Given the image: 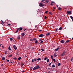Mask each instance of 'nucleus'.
I'll use <instances>...</instances> for the list:
<instances>
[{"instance_id": "bb28decb", "label": "nucleus", "mask_w": 73, "mask_h": 73, "mask_svg": "<svg viewBox=\"0 0 73 73\" xmlns=\"http://www.w3.org/2000/svg\"><path fill=\"white\" fill-rule=\"evenodd\" d=\"M30 69L31 70H32V69H33V68L32 67H31L30 68Z\"/></svg>"}, {"instance_id": "423d86ee", "label": "nucleus", "mask_w": 73, "mask_h": 73, "mask_svg": "<svg viewBox=\"0 0 73 73\" xmlns=\"http://www.w3.org/2000/svg\"><path fill=\"white\" fill-rule=\"evenodd\" d=\"M65 51L63 52V53L61 54V56H64V55H65Z\"/></svg>"}, {"instance_id": "c756f323", "label": "nucleus", "mask_w": 73, "mask_h": 73, "mask_svg": "<svg viewBox=\"0 0 73 73\" xmlns=\"http://www.w3.org/2000/svg\"><path fill=\"white\" fill-rule=\"evenodd\" d=\"M69 42V40H67L66 41V42Z\"/></svg>"}, {"instance_id": "412c9836", "label": "nucleus", "mask_w": 73, "mask_h": 73, "mask_svg": "<svg viewBox=\"0 0 73 73\" xmlns=\"http://www.w3.org/2000/svg\"><path fill=\"white\" fill-rule=\"evenodd\" d=\"M8 52L7 51H5V54H7Z\"/></svg>"}, {"instance_id": "4c0bfd02", "label": "nucleus", "mask_w": 73, "mask_h": 73, "mask_svg": "<svg viewBox=\"0 0 73 73\" xmlns=\"http://www.w3.org/2000/svg\"><path fill=\"white\" fill-rule=\"evenodd\" d=\"M34 60L35 61H36V60H37V59H34Z\"/></svg>"}, {"instance_id": "69168bd1", "label": "nucleus", "mask_w": 73, "mask_h": 73, "mask_svg": "<svg viewBox=\"0 0 73 73\" xmlns=\"http://www.w3.org/2000/svg\"><path fill=\"white\" fill-rule=\"evenodd\" d=\"M25 30H26V29H25L24 30V31H25Z\"/></svg>"}, {"instance_id": "052dcab7", "label": "nucleus", "mask_w": 73, "mask_h": 73, "mask_svg": "<svg viewBox=\"0 0 73 73\" xmlns=\"http://www.w3.org/2000/svg\"><path fill=\"white\" fill-rule=\"evenodd\" d=\"M35 28H37V26H35Z\"/></svg>"}, {"instance_id": "f3484780", "label": "nucleus", "mask_w": 73, "mask_h": 73, "mask_svg": "<svg viewBox=\"0 0 73 73\" xmlns=\"http://www.w3.org/2000/svg\"><path fill=\"white\" fill-rule=\"evenodd\" d=\"M21 59V57H19L18 58V60L19 61H20V59Z\"/></svg>"}, {"instance_id": "09e8293b", "label": "nucleus", "mask_w": 73, "mask_h": 73, "mask_svg": "<svg viewBox=\"0 0 73 73\" xmlns=\"http://www.w3.org/2000/svg\"><path fill=\"white\" fill-rule=\"evenodd\" d=\"M18 31H18V30H17L15 32V33H17L18 32Z\"/></svg>"}, {"instance_id": "1a4fd4ad", "label": "nucleus", "mask_w": 73, "mask_h": 73, "mask_svg": "<svg viewBox=\"0 0 73 73\" xmlns=\"http://www.w3.org/2000/svg\"><path fill=\"white\" fill-rule=\"evenodd\" d=\"M59 49V48H58L56 49H55V51H56V52H57V50H58Z\"/></svg>"}, {"instance_id": "864d4df0", "label": "nucleus", "mask_w": 73, "mask_h": 73, "mask_svg": "<svg viewBox=\"0 0 73 73\" xmlns=\"http://www.w3.org/2000/svg\"><path fill=\"white\" fill-rule=\"evenodd\" d=\"M50 5H53L52 4V3H51Z\"/></svg>"}, {"instance_id": "a211bd4d", "label": "nucleus", "mask_w": 73, "mask_h": 73, "mask_svg": "<svg viewBox=\"0 0 73 73\" xmlns=\"http://www.w3.org/2000/svg\"><path fill=\"white\" fill-rule=\"evenodd\" d=\"M37 61H40V60H41V59L40 58H38L37 59Z\"/></svg>"}, {"instance_id": "a878e982", "label": "nucleus", "mask_w": 73, "mask_h": 73, "mask_svg": "<svg viewBox=\"0 0 73 73\" xmlns=\"http://www.w3.org/2000/svg\"><path fill=\"white\" fill-rule=\"evenodd\" d=\"M55 29H56L55 31H56V32H57V29H58V28H56Z\"/></svg>"}, {"instance_id": "dca6fc26", "label": "nucleus", "mask_w": 73, "mask_h": 73, "mask_svg": "<svg viewBox=\"0 0 73 73\" xmlns=\"http://www.w3.org/2000/svg\"><path fill=\"white\" fill-rule=\"evenodd\" d=\"M58 9L60 11H61V7H60L58 8Z\"/></svg>"}, {"instance_id": "5fc2aeb1", "label": "nucleus", "mask_w": 73, "mask_h": 73, "mask_svg": "<svg viewBox=\"0 0 73 73\" xmlns=\"http://www.w3.org/2000/svg\"><path fill=\"white\" fill-rule=\"evenodd\" d=\"M56 6L57 8H58V5H56Z\"/></svg>"}, {"instance_id": "9d476101", "label": "nucleus", "mask_w": 73, "mask_h": 73, "mask_svg": "<svg viewBox=\"0 0 73 73\" xmlns=\"http://www.w3.org/2000/svg\"><path fill=\"white\" fill-rule=\"evenodd\" d=\"M70 17L71 18V19H72V21H73V17L72 16H70Z\"/></svg>"}, {"instance_id": "49530a36", "label": "nucleus", "mask_w": 73, "mask_h": 73, "mask_svg": "<svg viewBox=\"0 0 73 73\" xmlns=\"http://www.w3.org/2000/svg\"><path fill=\"white\" fill-rule=\"evenodd\" d=\"M48 13V11H46L45 12V13Z\"/></svg>"}, {"instance_id": "7c9ffc66", "label": "nucleus", "mask_w": 73, "mask_h": 73, "mask_svg": "<svg viewBox=\"0 0 73 73\" xmlns=\"http://www.w3.org/2000/svg\"><path fill=\"white\" fill-rule=\"evenodd\" d=\"M46 2V3H48V0H46L45 1Z\"/></svg>"}, {"instance_id": "e433bc0d", "label": "nucleus", "mask_w": 73, "mask_h": 73, "mask_svg": "<svg viewBox=\"0 0 73 73\" xmlns=\"http://www.w3.org/2000/svg\"><path fill=\"white\" fill-rule=\"evenodd\" d=\"M44 1H45L44 0H42V1H41V2H42V3H43Z\"/></svg>"}, {"instance_id": "393cba45", "label": "nucleus", "mask_w": 73, "mask_h": 73, "mask_svg": "<svg viewBox=\"0 0 73 73\" xmlns=\"http://www.w3.org/2000/svg\"><path fill=\"white\" fill-rule=\"evenodd\" d=\"M22 36H23H23H24V33H22Z\"/></svg>"}, {"instance_id": "8fccbe9b", "label": "nucleus", "mask_w": 73, "mask_h": 73, "mask_svg": "<svg viewBox=\"0 0 73 73\" xmlns=\"http://www.w3.org/2000/svg\"><path fill=\"white\" fill-rule=\"evenodd\" d=\"M42 41V40L41 39H40L39 40V41Z\"/></svg>"}, {"instance_id": "37998d69", "label": "nucleus", "mask_w": 73, "mask_h": 73, "mask_svg": "<svg viewBox=\"0 0 73 73\" xmlns=\"http://www.w3.org/2000/svg\"><path fill=\"white\" fill-rule=\"evenodd\" d=\"M50 65H51V63H50L49 64V66H50Z\"/></svg>"}, {"instance_id": "9b49d317", "label": "nucleus", "mask_w": 73, "mask_h": 73, "mask_svg": "<svg viewBox=\"0 0 73 73\" xmlns=\"http://www.w3.org/2000/svg\"><path fill=\"white\" fill-rule=\"evenodd\" d=\"M50 33H48L46 34V36H49V35H50Z\"/></svg>"}, {"instance_id": "a18cd8bd", "label": "nucleus", "mask_w": 73, "mask_h": 73, "mask_svg": "<svg viewBox=\"0 0 73 73\" xmlns=\"http://www.w3.org/2000/svg\"><path fill=\"white\" fill-rule=\"evenodd\" d=\"M8 25H9V26H11V25L10 24H8Z\"/></svg>"}, {"instance_id": "4be33fe9", "label": "nucleus", "mask_w": 73, "mask_h": 73, "mask_svg": "<svg viewBox=\"0 0 73 73\" xmlns=\"http://www.w3.org/2000/svg\"><path fill=\"white\" fill-rule=\"evenodd\" d=\"M10 41H13V38H10Z\"/></svg>"}, {"instance_id": "5701e85b", "label": "nucleus", "mask_w": 73, "mask_h": 73, "mask_svg": "<svg viewBox=\"0 0 73 73\" xmlns=\"http://www.w3.org/2000/svg\"><path fill=\"white\" fill-rule=\"evenodd\" d=\"M19 30H21V31L22 30H23V28H22L21 27H20L19 28Z\"/></svg>"}, {"instance_id": "2f4dec72", "label": "nucleus", "mask_w": 73, "mask_h": 73, "mask_svg": "<svg viewBox=\"0 0 73 73\" xmlns=\"http://www.w3.org/2000/svg\"><path fill=\"white\" fill-rule=\"evenodd\" d=\"M60 63H58V66H60Z\"/></svg>"}, {"instance_id": "7ed1b4c3", "label": "nucleus", "mask_w": 73, "mask_h": 73, "mask_svg": "<svg viewBox=\"0 0 73 73\" xmlns=\"http://www.w3.org/2000/svg\"><path fill=\"white\" fill-rule=\"evenodd\" d=\"M13 48L15 49V50H16L17 49V47L15 46V45H13Z\"/></svg>"}, {"instance_id": "6ab92c4d", "label": "nucleus", "mask_w": 73, "mask_h": 73, "mask_svg": "<svg viewBox=\"0 0 73 73\" xmlns=\"http://www.w3.org/2000/svg\"><path fill=\"white\" fill-rule=\"evenodd\" d=\"M8 49H9V50H11V48L10 47V46H9V48H8Z\"/></svg>"}, {"instance_id": "f8f14e48", "label": "nucleus", "mask_w": 73, "mask_h": 73, "mask_svg": "<svg viewBox=\"0 0 73 73\" xmlns=\"http://www.w3.org/2000/svg\"><path fill=\"white\" fill-rule=\"evenodd\" d=\"M2 60L3 61H4V60H5V58L4 57H3Z\"/></svg>"}, {"instance_id": "774afa93", "label": "nucleus", "mask_w": 73, "mask_h": 73, "mask_svg": "<svg viewBox=\"0 0 73 73\" xmlns=\"http://www.w3.org/2000/svg\"><path fill=\"white\" fill-rule=\"evenodd\" d=\"M72 40H73V37L72 38Z\"/></svg>"}, {"instance_id": "58836bf2", "label": "nucleus", "mask_w": 73, "mask_h": 73, "mask_svg": "<svg viewBox=\"0 0 73 73\" xmlns=\"http://www.w3.org/2000/svg\"><path fill=\"white\" fill-rule=\"evenodd\" d=\"M1 21L2 23H3V24H4V22L3 21V20H1Z\"/></svg>"}, {"instance_id": "39448f33", "label": "nucleus", "mask_w": 73, "mask_h": 73, "mask_svg": "<svg viewBox=\"0 0 73 73\" xmlns=\"http://www.w3.org/2000/svg\"><path fill=\"white\" fill-rule=\"evenodd\" d=\"M44 36V35L43 34H40L39 35V37H43Z\"/></svg>"}, {"instance_id": "4d7b16f0", "label": "nucleus", "mask_w": 73, "mask_h": 73, "mask_svg": "<svg viewBox=\"0 0 73 73\" xmlns=\"http://www.w3.org/2000/svg\"><path fill=\"white\" fill-rule=\"evenodd\" d=\"M24 71H22V73H23V72H24Z\"/></svg>"}, {"instance_id": "6e6d98bb", "label": "nucleus", "mask_w": 73, "mask_h": 73, "mask_svg": "<svg viewBox=\"0 0 73 73\" xmlns=\"http://www.w3.org/2000/svg\"><path fill=\"white\" fill-rule=\"evenodd\" d=\"M1 66H3V64H2Z\"/></svg>"}, {"instance_id": "aec40b11", "label": "nucleus", "mask_w": 73, "mask_h": 73, "mask_svg": "<svg viewBox=\"0 0 73 73\" xmlns=\"http://www.w3.org/2000/svg\"><path fill=\"white\" fill-rule=\"evenodd\" d=\"M37 42H38V41H37V40H36L35 41V44H36Z\"/></svg>"}, {"instance_id": "79ce46f5", "label": "nucleus", "mask_w": 73, "mask_h": 73, "mask_svg": "<svg viewBox=\"0 0 73 73\" xmlns=\"http://www.w3.org/2000/svg\"><path fill=\"white\" fill-rule=\"evenodd\" d=\"M18 39H20V36H18Z\"/></svg>"}, {"instance_id": "ea45409f", "label": "nucleus", "mask_w": 73, "mask_h": 73, "mask_svg": "<svg viewBox=\"0 0 73 73\" xmlns=\"http://www.w3.org/2000/svg\"><path fill=\"white\" fill-rule=\"evenodd\" d=\"M44 19H46V16L44 17Z\"/></svg>"}, {"instance_id": "cd10ccee", "label": "nucleus", "mask_w": 73, "mask_h": 73, "mask_svg": "<svg viewBox=\"0 0 73 73\" xmlns=\"http://www.w3.org/2000/svg\"><path fill=\"white\" fill-rule=\"evenodd\" d=\"M33 40L34 41H35V40H36V39L35 38H33Z\"/></svg>"}, {"instance_id": "b1692460", "label": "nucleus", "mask_w": 73, "mask_h": 73, "mask_svg": "<svg viewBox=\"0 0 73 73\" xmlns=\"http://www.w3.org/2000/svg\"><path fill=\"white\" fill-rule=\"evenodd\" d=\"M62 29V27H60L59 28V30H61V29Z\"/></svg>"}, {"instance_id": "20e7f679", "label": "nucleus", "mask_w": 73, "mask_h": 73, "mask_svg": "<svg viewBox=\"0 0 73 73\" xmlns=\"http://www.w3.org/2000/svg\"><path fill=\"white\" fill-rule=\"evenodd\" d=\"M67 13L68 14V15H70V14L72 13V12L67 11Z\"/></svg>"}, {"instance_id": "72a5a7b5", "label": "nucleus", "mask_w": 73, "mask_h": 73, "mask_svg": "<svg viewBox=\"0 0 73 73\" xmlns=\"http://www.w3.org/2000/svg\"><path fill=\"white\" fill-rule=\"evenodd\" d=\"M47 62H49V60L47 59L46 60Z\"/></svg>"}, {"instance_id": "c03bdc74", "label": "nucleus", "mask_w": 73, "mask_h": 73, "mask_svg": "<svg viewBox=\"0 0 73 73\" xmlns=\"http://www.w3.org/2000/svg\"><path fill=\"white\" fill-rule=\"evenodd\" d=\"M7 61V62H9V60H8L7 59L6 60Z\"/></svg>"}, {"instance_id": "bf43d9fd", "label": "nucleus", "mask_w": 73, "mask_h": 73, "mask_svg": "<svg viewBox=\"0 0 73 73\" xmlns=\"http://www.w3.org/2000/svg\"><path fill=\"white\" fill-rule=\"evenodd\" d=\"M49 69H50V68H48V70Z\"/></svg>"}, {"instance_id": "f704fd0d", "label": "nucleus", "mask_w": 73, "mask_h": 73, "mask_svg": "<svg viewBox=\"0 0 73 73\" xmlns=\"http://www.w3.org/2000/svg\"><path fill=\"white\" fill-rule=\"evenodd\" d=\"M46 58H46V57L44 59V60H46Z\"/></svg>"}, {"instance_id": "f03ea898", "label": "nucleus", "mask_w": 73, "mask_h": 73, "mask_svg": "<svg viewBox=\"0 0 73 73\" xmlns=\"http://www.w3.org/2000/svg\"><path fill=\"white\" fill-rule=\"evenodd\" d=\"M39 5L40 7H42L44 6V3H39Z\"/></svg>"}, {"instance_id": "2eb2a0df", "label": "nucleus", "mask_w": 73, "mask_h": 73, "mask_svg": "<svg viewBox=\"0 0 73 73\" xmlns=\"http://www.w3.org/2000/svg\"><path fill=\"white\" fill-rule=\"evenodd\" d=\"M56 56H57V54H56V53H55L54 54V57H56Z\"/></svg>"}, {"instance_id": "ddd939ff", "label": "nucleus", "mask_w": 73, "mask_h": 73, "mask_svg": "<svg viewBox=\"0 0 73 73\" xmlns=\"http://www.w3.org/2000/svg\"><path fill=\"white\" fill-rule=\"evenodd\" d=\"M52 68H55V66L54 65H52Z\"/></svg>"}, {"instance_id": "4468645a", "label": "nucleus", "mask_w": 73, "mask_h": 73, "mask_svg": "<svg viewBox=\"0 0 73 73\" xmlns=\"http://www.w3.org/2000/svg\"><path fill=\"white\" fill-rule=\"evenodd\" d=\"M13 59H14V60H17V59L16 57L13 58Z\"/></svg>"}, {"instance_id": "13d9d810", "label": "nucleus", "mask_w": 73, "mask_h": 73, "mask_svg": "<svg viewBox=\"0 0 73 73\" xmlns=\"http://www.w3.org/2000/svg\"><path fill=\"white\" fill-rule=\"evenodd\" d=\"M19 28H18V29H17V30H18V31H19Z\"/></svg>"}, {"instance_id": "c9c22d12", "label": "nucleus", "mask_w": 73, "mask_h": 73, "mask_svg": "<svg viewBox=\"0 0 73 73\" xmlns=\"http://www.w3.org/2000/svg\"><path fill=\"white\" fill-rule=\"evenodd\" d=\"M41 50L42 51V52H44V50L42 49H41Z\"/></svg>"}, {"instance_id": "a19ab883", "label": "nucleus", "mask_w": 73, "mask_h": 73, "mask_svg": "<svg viewBox=\"0 0 73 73\" xmlns=\"http://www.w3.org/2000/svg\"><path fill=\"white\" fill-rule=\"evenodd\" d=\"M38 31H39V32H42V30H39Z\"/></svg>"}, {"instance_id": "e2e57ef3", "label": "nucleus", "mask_w": 73, "mask_h": 73, "mask_svg": "<svg viewBox=\"0 0 73 73\" xmlns=\"http://www.w3.org/2000/svg\"><path fill=\"white\" fill-rule=\"evenodd\" d=\"M11 64H12V62H11Z\"/></svg>"}, {"instance_id": "338daca9", "label": "nucleus", "mask_w": 73, "mask_h": 73, "mask_svg": "<svg viewBox=\"0 0 73 73\" xmlns=\"http://www.w3.org/2000/svg\"><path fill=\"white\" fill-rule=\"evenodd\" d=\"M50 13H50V12H49V14H50Z\"/></svg>"}, {"instance_id": "680f3d73", "label": "nucleus", "mask_w": 73, "mask_h": 73, "mask_svg": "<svg viewBox=\"0 0 73 73\" xmlns=\"http://www.w3.org/2000/svg\"><path fill=\"white\" fill-rule=\"evenodd\" d=\"M23 65H24V64H22V66H23Z\"/></svg>"}, {"instance_id": "6e6552de", "label": "nucleus", "mask_w": 73, "mask_h": 73, "mask_svg": "<svg viewBox=\"0 0 73 73\" xmlns=\"http://www.w3.org/2000/svg\"><path fill=\"white\" fill-rule=\"evenodd\" d=\"M12 56V54H11L10 55H9V56H8V57H11Z\"/></svg>"}, {"instance_id": "de8ad7c7", "label": "nucleus", "mask_w": 73, "mask_h": 73, "mask_svg": "<svg viewBox=\"0 0 73 73\" xmlns=\"http://www.w3.org/2000/svg\"><path fill=\"white\" fill-rule=\"evenodd\" d=\"M32 62H34V60L33 59L32 60Z\"/></svg>"}, {"instance_id": "3c124183", "label": "nucleus", "mask_w": 73, "mask_h": 73, "mask_svg": "<svg viewBox=\"0 0 73 73\" xmlns=\"http://www.w3.org/2000/svg\"><path fill=\"white\" fill-rule=\"evenodd\" d=\"M18 64L20 65V62L18 63Z\"/></svg>"}, {"instance_id": "c85d7f7f", "label": "nucleus", "mask_w": 73, "mask_h": 73, "mask_svg": "<svg viewBox=\"0 0 73 73\" xmlns=\"http://www.w3.org/2000/svg\"><path fill=\"white\" fill-rule=\"evenodd\" d=\"M43 42V41L42 40L40 42V44H42Z\"/></svg>"}, {"instance_id": "0eeeda50", "label": "nucleus", "mask_w": 73, "mask_h": 73, "mask_svg": "<svg viewBox=\"0 0 73 73\" xmlns=\"http://www.w3.org/2000/svg\"><path fill=\"white\" fill-rule=\"evenodd\" d=\"M60 42L61 43H64V40H62L60 41Z\"/></svg>"}, {"instance_id": "473e14b6", "label": "nucleus", "mask_w": 73, "mask_h": 73, "mask_svg": "<svg viewBox=\"0 0 73 73\" xmlns=\"http://www.w3.org/2000/svg\"><path fill=\"white\" fill-rule=\"evenodd\" d=\"M53 61H54V62H56V59H54Z\"/></svg>"}, {"instance_id": "603ef678", "label": "nucleus", "mask_w": 73, "mask_h": 73, "mask_svg": "<svg viewBox=\"0 0 73 73\" xmlns=\"http://www.w3.org/2000/svg\"><path fill=\"white\" fill-rule=\"evenodd\" d=\"M51 58H53V56L52 55L51 56Z\"/></svg>"}, {"instance_id": "f257e3e1", "label": "nucleus", "mask_w": 73, "mask_h": 73, "mask_svg": "<svg viewBox=\"0 0 73 73\" xmlns=\"http://www.w3.org/2000/svg\"><path fill=\"white\" fill-rule=\"evenodd\" d=\"M40 68L39 66L37 65V66H36V67H34L33 69L34 70H35L36 69H40Z\"/></svg>"}, {"instance_id": "0e129e2a", "label": "nucleus", "mask_w": 73, "mask_h": 73, "mask_svg": "<svg viewBox=\"0 0 73 73\" xmlns=\"http://www.w3.org/2000/svg\"><path fill=\"white\" fill-rule=\"evenodd\" d=\"M42 63H43L44 62L43 61H42Z\"/></svg>"}]
</instances>
